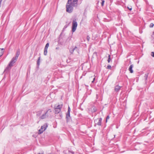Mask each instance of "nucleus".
I'll return each instance as SVG.
<instances>
[{
  "mask_svg": "<svg viewBox=\"0 0 154 154\" xmlns=\"http://www.w3.org/2000/svg\"><path fill=\"white\" fill-rule=\"evenodd\" d=\"M78 0H75L74 2V0H68L66 5V11L69 13H71L73 10V7L76 6L77 5Z\"/></svg>",
  "mask_w": 154,
  "mask_h": 154,
  "instance_id": "1",
  "label": "nucleus"
},
{
  "mask_svg": "<svg viewBox=\"0 0 154 154\" xmlns=\"http://www.w3.org/2000/svg\"><path fill=\"white\" fill-rule=\"evenodd\" d=\"M17 59V58H16L15 57H14L9 62L8 66L6 67L4 72H8L11 69V67L13 66L14 64L16 62Z\"/></svg>",
  "mask_w": 154,
  "mask_h": 154,
  "instance_id": "2",
  "label": "nucleus"
},
{
  "mask_svg": "<svg viewBox=\"0 0 154 154\" xmlns=\"http://www.w3.org/2000/svg\"><path fill=\"white\" fill-rule=\"evenodd\" d=\"M48 126V125L47 123H45L41 127V128L39 130V134H42L44 131L47 128Z\"/></svg>",
  "mask_w": 154,
  "mask_h": 154,
  "instance_id": "3",
  "label": "nucleus"
},
{
  "mask_svg": "<svg viewBox=\"0 0 154 154\" xmlns=\"http://www.w3.org/2000/svg\"><path fill=\"white\" fill-rule=\"evenodd\" d=\"M62 106V105H58L57 106L54 107V109L55 110V114H58L60 112Z\"/></svg>",
  "mask_w": 154,
  "mask_h": 154,
  "instance_id": "4",
  "label": "nucleus"
},
{
  "mask_svg": "<svg viewBox=\"0 0 154 154\" xmlns=\"http://www.w3.org/2000/svg\"><path fill=\"white\" fill-rule=\"evenodd\" d=\"M70 108L69 106L68 107V111L66 114V122H69L71 119L70 116Z\"/></svg>",
  "mask_w": 154,
  "mask_h": 154,
  "instance_id": "5",
  "label": "nucleus"
},
{
  "mask_svg": "<svg viewBox=\"0 0 154 154\" xmlns=\"http://www.w3.org/2000/svg\"><path fill=\"white\" fill-rule=\"evenodd\" d=\"M102 121V118H98L94 120L95 124L94 126H96L97 125L98 126L101 125V122Z\"/></svg>",
  "mask_w": 154,
  "mask_h": 154,
  "instance_id": "6",
  "label": "nucleus"
},
{
  "mask_svg": "<svg viewBox=\"0 0 154 154\" xmlns=\"http://www.w3.org/2000/svg\"><path fill=\"white\" fill-rule=\"evenodd\" d=\"M49 46V43H47L45 47V48H44V54L46 56L47 54V50L48 47Z\"/></svg>",
  "mask_w": 154,
  "mask_h": 154,
  "instance_id": "7",
  "label": "nucleus"
},
{
  "mask_svg": "<svg viewBox=\"0 0 154 154\" xmlns=\"http://www.w3.org/2000/svg\"><path fill=\"white\" fill-rule=\"evenodd\" d=\"M77 25V22L73 20L72 22V29H76Z\"/></svg>",
  "mask_w": 154,
  "mask_h": 154,
  "instance_id": "8",
  "label": "nucleus"
},
{
  "mask_svg": "<svg viewBox=\"0 0 154 154\" xmlns=\"http://www.w3.org/2000/svg\"><path fill=\"white\" fill-rule=\"evenodd\" d=\"M41 59V57H39L38 58L37 61V68L38 69L39 68V66L40 64V61Z\"/></svg>",
  "mask_w": 154,
  "mask_h": 154,
  "instance_id": "9",
  "label": "nucleus"
},
{
  "mask_svg": "<svg viewBox=\"0 0 154 154\" xmlns=\"http://www.w3.org/2000/svg\"><path fill=\"white\" fill-rule=\"evenodd\" d=\"M48 112H46L45 113L43 114L39 118L41 119H45L47 116V114Z\"/></svg>",
  "mask_w": 154,
  "mask_h": 154,
  "instance_id": "10",
  "label": "nucleus"
},
{
  "mask_svg": "<svg viewBox=\"0 0 154 154\" xmlns=\"http://www.w3.org/2000/svg\"><path fill=\"white\" fill-rule=\"evenodd\" d=\"M121 87V86L118 85L116 86L114 89L115 91L116 92L119 91Z\"/></svg>",
  "mask_w": 154,
  "mask_h": 154,
  "instance_id": "11",
  "label": "nucleus"
},
{
  "mask_svg": "<svg viewBox=\"0 0 154 154\" xmlns=\"http://www.w3.org/2000/svg\"><path fill=\"white\" fill-rule=\"evenodd\" d=\"M133 67V65L131 64L128 70L131 73H133V71L132 69V68Z\"/></svg>",
  "mask_w": 154,
  "mask_h": 154,
  "instance_id": "12",
  "label": "nucleus"
},
{
  "mask_svg": "<svg viewBox=\"0 0 154 154\" xmlns=\"http://www.w3.org/2000/svg\"><path fill=\"white\" fill-rule=\"evenodd\" d=\"M20 50L19 49L17 50L16 53V56L15 57L16 58H18V57L20 55Z\"/></svg>",
  "mask_w": 154,
  "mask_h": 154,
  "instance_id": "13",
  "label": "nucleus"
},
{
  "mask_svg": "<svg viewBox=\"0 0 154 154\" xmlns=\"http://www.w3.org/2000/svg\"><path fill=\"white\" fill-rule=\"evenodd\" d=\"M4 48H0V57H1L3 54L4 53Z\"/></svg>",
  "mask_w": 154,
  "mask_h": 154,
  "instance_id": "14",
  "label": "nucleus"
},
{
  "mask_svg": "<svg viewBox=\"0 0 154 154\" xmlns=\"http://www.w3.org/2000/svg\"><path fill=\"white\" fill-rule=\"evenodd\" d=\"M42 110H41V111H39L38 112H37L36 116H40L42 112Z\"/></svg>",
  "mask_w": 154,
  "mask_h": 154,
  "instance_id": "15",
  "label": "nucleus"
},
{
  "mask_svg": "<svg viewBox=\"0 0 154 154\" xmlns=\"http://www.w3.org/2000/svg\"><path fill=\"white\" fill-rule=\"evenodd\" d=\"M148 75H149V73H146L144 75V77L146 81L147 80Z\"/></svg>",
  "mask_w": 154,
  "mask_h": 154,
  "instance_id": "16",
  "label": "nucleus"
},
{
  "mask_svg": "<svg viewBox=\"0 0 154 154\" xmlns=\"http://www.w3.org/2000/svg\"><path fill=\"white\" fill-rule=\"evenodd\" d=\"M91 110L92 112H95L97 111V109L95 106H94L93 107V109H91Z\"/></svg>",
  "mask_w": 154,
  "mask_h": 154,
  "instance_id": "17",
  "label": "nucleus"
},
{
  "mask_svg": "<svg viewBox=\"0 0 154 154\" xmlns=\"http://www.w3.org/2000/svg\"><path fill=\"white\" fill-rule=\"evenodd\" d=\"M72 50H73V52L74 51V50H76L77 51H79V49L76 46H75L74 48H73L72 49Z\"/></svg>",
  "mask_w": 154,
  "mask_h": 154,
  "instance_id": "18",
  "label": "nucleus"
},
{
  "mask_svg": "<svg viewBox=\"0 0 154 154\" xmlns=\"http://www.w3.org/2000/svg\"><path fill=\"white\" fill-rule=\"evenodd\" d=\"M111 61L110 56L109 54L108 58L107 60V61L108 63H109Z\"/></svg>",
  "mask_w": 154,
  "mask_h": 154,
  "instance_id": "19",
  "label": "nucleus"
},
{
  "mask_svg": "<svg viewBox=\"0 0 154 154\" xmlns=\"http://www.w3.org/2000/svg\"><path fill=\"white\" fill-rule=\"evenodd\" d=\"M70 53L71 54H73L74 52L73 51V50H72V49L71 48H70L69 50Z\"/></svg>",
  "mask_w": 154,
  "mask_h": 154,
  "instance_id": "20",
  "label": "nucleus"
},
{
  "mask_svg": "<svg viewBox=\"0 0 154 154\" xmlns=\"http://www.w3.org/2000/svg\"><path fill=\"white\" fill-rule=\"evenodd\" d=\"M111 68H112L111 66L109 65H108L106 68L107 69H111Z\"/></svg>",
  "mask_w": 154,
  "mask_h": 154,
  "instance_id": "21",
  "label": "nucleus"
},
{
  "mask_svg": "<svg viewBox=\"0 0 154 154\" xmlns=\"http://www.w3.org/2000/svg\"><path fill=\"white\" fill-rule=\"evenodd\" d=\"M153 26H154L153 23H151L149 25V27L150 28H152L153 27Z\"/></svg>",
  "mask_w": 154,
  "mask_h": 154,
  "instance_id": "22",
  "label": "nucleus"
},
{
  "mask_svg": "<svg viewBox=\"0 0 154 154\" xmlns=\"http://www.w3.org/2000/svg\"><path fill=\"white\" fill-rule=\"evenodd\" d=\"M109 118H110V117H109V116H108L106 117V122H107V120L109 119Z\"/></svg>",
  "mask_w": 154,
  "mask_h": 154,
  "instance_id": "23",
  "label": "nucleus"
},
{
  "mask_svg": "<svg viewBox=\"0 0 154 154\" xmlns=\"http://www.w3.org/2000/svg\"><path fill=\"white\" fill-rule=\"evenodd\" d=\"M72 38L71 36H69V37L67 39V41H70Z\"/></svg>",
  "mask_w": 154,
  "mask_h": 154,
  "instance_id": "24",
  "label": "nucleus"
},
{
  "mask_svg": "<svg viewBox=\"0 0 154 154\" xmlns=\"http://www.w3.org/2000/svg\"><path fill=\"white\" fill-rule=\"evenodd\" d=\"M68 152H70L72 154H74V152L72 151H71L70 150H68Z\"/></svg>",
  "mask_w": 154,
  "mask_h": 154,
  "instance_id": "25",
  "label": "nucleus"
},
{
  "mask_svg": "<svg viewBox=\"0 0 154 154\" xmlns=\"http://www.w3.org/2000/svg\"><path fill=\"white\" fill-rule=\"evenodd\" d=\"M151 56L153 57H154V52H152L151 53Z\"/></svg>",
  "mask_w": 154,
  "mask_h": 154,
  "instance_id": "26",
  "label": "nucleus"
},
{
  "mask_svg": "<svg viewBox=\"0 0 154 154\" xmlns=\"http://www.w3.org/2000/svg\"><path fill=\"white\" fill-rule=\"evenodd\" d=\"M104 0H102V2L101 3V5L102 6H103L104 5Z\"/></svg>",
  "mask_w": 154,
  "mask_h": 154,
  "instance_id": "27",
  "label": "nucleus"
},
{
  "mask_svg": "<svg viewBox=\"0 0 154 154\" xmlns=\"http://www.w3.org/2000/svg\"><path fill=\"white\" fill-rule=\"evenodd\" d=\"M90 37L88 35L87 37V40L89 41V40H90Z\"/></svg>",
  "mask_w": 154,
  "mask_h": 154,
  "instance_id": "28",
  "label": "nucleus"
},
{
  "mask_svg": "<svg viewBox=\"0 0 154 154\" xmlns=\"http://www.w3.org/2000/svg\"><path fill=\"white\" fill-rule=\"evenodd\" d=\"M128 8L130 11H131L132 10V7L131 6L128 7Z\"/></svg>",
  "mask_w": 154,
  "mask_h": 154,
  "instance_id": "29",
  "label": "nucleus"
},
{
  "mask_svg": "<svg viewBox=\"0 0 154 154\" xmlns=\"http://www.w3.org/2000/svg\"><path fill=\"white\" fill-rule=\"evenodd\" d=\"M46 112H51L52 111L51 109H49Z\"/></svg>",
  "mask_w": 154,
  "mask_h": 154,
  "instance_id": "30",
  "label": "nucleus"
},
{
  "mask_svg": "<svg viewBox=\"0 0 154 154\" xmlns=\"http://www.w3.org/2000/svg\"><path fill=\"white\" fill-rule=\"evenodd\" d=\"M59 115H60V117L61 118H62V117H63L62 114V113H60V114Z\"/></svg>",
  "mask_w": 154,
  "mask_h": 154,
  "instance_id": "31",
  "label": "nucleus"
},
{
  "mask_svg": "<svg viewBox=\"0 0 154 154\" xmlns=\"http://www.w3.org/2000/svg\"><path fill=\"white\" fill-rule=\"evenodd\" d=\"M63 31H64V30H63V31H62V32L60 34V37H61V35H63Z\"/></svg>",
  "mask_w": 154,
  "mask_h": 154,
  "instance_id": "32",
  "label": "nucleus"
},
{
  "mask_svg": "<svg viewBox=\"0 0 154 154\" xmlns=\"http://www.w3.org/2000/svg\"><path fill=\"white\" fill-rule=\"evenodd\" d=\"M76 29H72V33L75 31Z\"/></svg>",
  "mask_w": 154,
  "mask_h": 154,
  "instance_id": "33",
  "label": "nucleus"
},
{
  "mask_svg": "<svg viewBox=\"0 0 154 154\" xmlns=\"http://www.w3.org/2000/svg\"><path fill=\"white\" fill-rule=\"evenodd\" d=\"M139 32L140 33H142L143 32V31L142 30H140Z\"/></svg>",
  "mask_w": 154,
  "mask_h": 154,
  "instance_id": "34",
  "label": "nucleus"
},
{
  "mask_svg": "<svg viewBox=\"0 0 154 154\" xmlns=\"http://www.w3.org/2000/svg\"><path fill=\"white\" fill-rule=\"evenodd\" d=\"M86 74V73H83L82 75V76H85Z\"/></svg>",
  "mask_w": 154,
  "mask_h": 154,
  "instance_id": "35",
  "label": "nucleus"
},
{
  "mask_svg": "<svg viewBox=\"0 0 154 154\" xmlns=\"http://www.w3.org/2000/svg\"><path fill=\"white\" fill-rule=\"evenodd\" d=\"M2 0H0V3H2Z\"/></svg>",
  "mask_w": 154,
  "mask_h": 154,
  "instance_id": "36",
  "label": "nucleus"
},
{
  "mask_svg": "<svg viewBox=\"0 0 154 154\" xmlns=\"http://www.w3.org/2000/svg\"><path fill=\"white\" fill-rule=\"evenodd\" d=\"M38 154H44V153L42 152V153H38Z\"/></svg>",
  "mask_w": 154,
  "mask_h": 154,
  "instance_id": "37",
  "label": "nucleus"
},
{
  "mask_svg": "<svg viewBox=\"0 0 154 154\" xmlns=\"http://www.w3.org/2000/svg\"><path fill=\"white\" fill-rule=\"evenodd\" d=\"M94 82V80H93V81H92L91 82H92V83H93Z\"/></svg>",
  "mask_w": 154,
  "mask_h": 154,
  "instance_id": "38",
  "label": "nucleus"
},
{
  "mask_svg": "<svg viewBox=\"0 0 154 154\" xmlns=\"http://www.w3.org/2000/svg\"><path fill=\"white\" fill-rule=\"evenodd\" d=\"M95 77H94V79H93V80H94V81L95 80Z\"/></svg>",
  "mask_w": 154,
  "mask_h": 154,
  "instance_id": "39",
  "label": "nucleus"
},
{
  "mask_svg": "<svg viewBox=\"0 0 154 154\" xmlns=\"http://www.w3.org/2000/svg\"><path fill=\"white\" fill-rule=\"evenodd\" d=\"M82 76H83L82 75L81 76V77H80V79L82 78Z\"/></svg>",
  "mask_w": 154,
  "mask_h": 154,
  "instance_id": "40",
  "label": "nucleus"
},
{
  "mask_svg": "<svg viewBox=\"0 0 154 154\" xmlns=\"http://www.w3.org/2000/svg\"><path fill=\"white\" fill-rule=\"evenodd\" d=\"M116 137V135H114V138H115Z\"/></svg>",
  "mask_w": 154,
  "mask_h": 154,
  "instance_id": "41",
  "label": "nucleus"
},
{
  "mask_svg": "<svg viewBox=\"0 0 154 154\" xmlns=\"http://www.w3.org/2000/svg\"><path fill=\"white\" fill-rule=\"evenodd\" d=\"M58 49V48H56V49Z\"/></svg>",
  "mask_w": 154,
  "mask_h": 154,
  "instance_id": "42",
  "label": "nucleus"
}]
</instances>
